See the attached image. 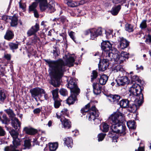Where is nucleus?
Returning <instances> with one entry per match:
<instances>
[{
    "instance_id": "1",
    "label": "nucleus",
    "mask_w": 151,
    "mask_h": 151,
    "mask_svg": "<svg viewBox=\"0 0 151 151\" xmlns=\"http://www.w3.org/2000/svg\"><path fill=\"white\" fill-rule=\"evenodd\" d=\"M49 67V74L51 80L50 83L55 87H59L60 84V79L63 76L65 71V66H73L75 61L74 58L71 56L67 58L66 63L61 59L56 60H45Z\"/></svg>"
},
{
    "instance_id": "2",
    "label": "nucleus",
    "mask_w": 151,
    "mask_h": 151,
    "mask_svg": "<svg viewBox=\"0 0 151 151\" xmlns=\"http://www.w3.org/2000/svg\"><path fill=\"white\" fill-rule=\"evenodd\" d=\"M142 89L141 86L136 83H135L129 88V92L130 93L128 98L130 101L134 102L135 104H133L132 106L129 107V111L132 112L135 111L137 110L136 106L138 105L140 106L143 103V96L141 92Z\"/></svg>"
},
{
    "instance_id": "3",
    "label": "nucleus",
    "mask_w": 151,
    "mask_h": 151,
    "mask_svg": "<svg viewBox=\"0 0 151 151\" xmlns=\"http://www.w3.org/2000/svg\"><path fill=\"white\" fill-rule=\"evenodd\" d=\"M90 106V104L88 103L85 107L81 109V113L84 115L86 112L88 111V114L87 116V117H88V120L89 121L93 120L95 124H100L101 123V120L97 118L99 114L98 111L96 109L95 106H92L89 109Z\"/></svg>"
},
{
    "instance_id": "4",
    "label": "nucleus",
    "mask_w": 151,
    "mask_h": 151,
    "mask_svg": "<svg viewBox=\"0 0 151 151\" xmlns=\"http://www.w3.org/2000/svg\"><path fill=\"white\" fill-rule=\"evenodd\" d=\"M55 3L53 1H51L48 4L47 0H43L40 4V10L42 11L47 10L50 13H52L55 11Z\"/></svg>"
},
{
    "instance_id": "5",
    "label": "nucleus",
    "mask_w": 151,
    "mask_h": 151,
    "mask_svg": "<svg viewBox=\"0 0 151 151\" xmlns=\"http://www.w3.org/2000/svg\"><path fill=\"white\" fill-rule=\"evenodd\" d=\"M112 45L108 41H103L101 43V48L103 50L102 55L103 57L105 58L107 56H112L114 51L111 50Z\"/></svg>"
},
{
    "instance_id": "6",
    "label": "nucleus",
    "mask_w": 151,
    "mask_h": 151,
    "mask_svg": "<svg viewBox=\"0 0 151 151\" xmlns=\"http://www.w3.org/2000/svg\"><path fill=\"white\" fill-rule=\"evenodd\" d=\"M113 60L112 56H107L105 58H104L102 60H100L99 64V71H104L108 68L110 61Z\"/></svg>"
},
{
    "instance_id": "7",
    "label": "nucleus",
    "mask_w": 151,
    "mask_h": 151,
    "mask_svg": "<svg viewBox=\"0 0 151 151\" xmlns=\"http://www.w3.org/2000/svg\"><path fill=\"white\" fill-rule=\"evenodd\" d=\"M119 52L117 50H115L112 58L114 61L117 63L121 64L123 63L125 59L128 58V55L126 52H122L120 55L118 54Z\"/></svg>"
},
{
    "instance_id": "8",
    "label": "nucleus",
    "mask_w": 151,
    "mask_h": 151,
    "mask_svg": "<svg viewBox=\"0 0 151 151\" xmlns=\"http://www.w3.org/2000/svg\"><path fill=\"white\" fill-rule=\"evenodd\" d=\"M77 79L71 78L68 84L67 87L70 89L73 93L78 95L80 92V89L78 88L76 82Z\"/></svg>"
},
{
    "instance_id": "9",
    "label": "nucleus",
    "mask_w": 151,
    "mask_h": 151,
    "mask_svg": "<svg viewBox=\"0 0 151 151\" xmlns=\"http://www.w3.org/2000/svg\"><path fill=\"white\" fill-rule=\"evenodd\" d=\"M111 127V134L116 133H123L126 130V127L122 122L113 124Z\"/></svg>"
},
{
    "instance_id": "10",
    "label": "nucleus",
    "mask_w": 151,
    "mask_h": 151,
    "mask_svg": "<svg viewBox=\"0 0 151 151\" xmlns=\"http://www.w3.org/2000/svg\"><path fill=\"white\" fill-rule=\"evenodd\" d=\"M124 119L122 114L119 112L112 114L109 117L108 120L111 124L122 122Z\"/></svg>"
},
{
    "instance_id": "11",
    "label": "nucleus",
    "mask_w": 151,
    "mask_h": 151,
    "mask_svg": "<svg viewBox=\"0 0 151 151\" xmlns=\"http://www.w3.org/2000/svg\"><path fill=\"white\" fill-rule=\"evenodd\" d=\"M31 97L34 98L36 101H37V97L39 96H42V93L44 92L43 89L39 87H36L30 90Z\"/></svg>"
},
{
    "instance_id": "12",
    "label": "nucleus",
    "mask_w": 151,
    "mask_h": 151,
    "mask_svg": "<svg viewBox=\"0 0 151 151\" xmlns=\"http://www.w3.org/2000/svg\"><path fill=\"white\" fill-rule=\"evenodd\" d=\"M103 30L101 27L92 29L91 39L92 40H95L98 36L101 35Z\"/></svg>"
},
{
    "instance_id": "13",
    "label": "nucleus",
    "mask_w": 151,
    "mask_h": 151,
    "mask_svg": "<svg viewBox=\"0 0 151 151\" xmlns=\"http://www.w3.org/2000/svg\"><path fill=\"white\" fill-rule=\"evenodd\" d=\"M119 45L118 47L121 49H124L127 47L129 44V42L125 39L123 37H119Z\"/></svg>"
},
{
    "instance_id": "14",
    "label": "nucleus",
    "mask_w": 151,
    "mask_h": 151,
    "mask_svg": "<svg viewBox=\"0 0 151 151\" xmlns=\"http://www.w3.org/2000/svg\"><path fill=\"white\" fill-rule=\"evenodd\" d=\"M39 30V24L36 23L35 25L32 26L31 28L28 30L27 33V35L28 36H30L34 35Z\"/></svg>"
},
{
    "instance_id": "15",
    "label": "nucleus",
    "mask_w": 151,
    "mask_h": 151,
    "mask_svg": "<svg viewBox=\"0 0 151 151\" xmlns=\"http://www.w3.org/2000/svg\"><path fill=\"white\" fill-rule=\"evenodd\" d=\"M12 126L16 129L19 130L20 128L21 123L16 117L11 119Z\"/></svg>"
},
{
    "instance_id": "16",
    "label": "nucleus",
    "mask_w": 151,
    "mask_h": 151,
    "mask_svg": "<svg viewBox=\"0 0 151 151\" xmlns=\"http://www.w3.org/2000/svg\"><path fill=\"white\" fill-rule=\"evenodd\" d=\"M60 121L64 128L68 129L71 127V122L69 120L63 117L61 118Z\"/></svg>"
},
{
    "instance_id": "17",
    "label": "nucleus",
    "mask_w": 151,
    "mask_h": 151,
    "mask_svg": "<svg viewBox=\"0 0 151 151\" xmlns=\"http://www.w3.org/2000/svg\"><path fill=\"white\" fill-rule=\"evenodd\" d=\"M120 79H118L117 83L119 86H124V84H128L129 83L128 79L126 76L120 77Z\"/></svg>"
},
{
    "instance_id": "18",
    "label": "nucleus",
    "mask_w": 151,
    "mask_h": 151,
    "mask_svg": "<svg viewBox=\"0 0 151 151\" xmlns=\"http://www.w3.org/2000/svg\"><path fill=\"white\" fill-rule=\"evenodd\" d=\"M24 131L28 134L32 135L36 134L37 132V129L31 127H26L23 129Z\"/></svg>"
},
{
    "instance_id": "19",
    "label": "nucleus",
    "mask_w": 151,
    "mask_h": 151,
    "mask_svg": "<svg viewBox=\"0 0 151 151\" xmlns=\"http://www.w3.org/2000/svg\"><path fill=\"white\" fill-rule=\"evenodd\" d=\"M69 112L66 109H64L61 111V114L56 113V116L57 118L60 119L62 117H65V116H69Z\"/></svg>"
},
{
    "instance_id": "20",
    "label": "nucleus",
    "mask_w": 151,
    "mask_h": 151,
    "mask_svg": "<svg viewBox=\"0 0 151 151\" xmlns=\"http://www.w3.org/2000/svg\"><path fill=\"white\" fill-rule=\"evenodd\" d=\"M121 8V5H120L114 6L110 10V13L113 15L116 16L118 14Z\"/></svg>"
},
{
    "instance_id": "21",
    "label": "nucleus",
    "mask_w": 151,
    "mask_h": 151,
    "mask_svg": "<svg viewBox=\"0 0 151 151\" xmlns=\"http://www.w3.org/2000/svg\"><path fill=\"white\" fill-rule=\"evenodd\" d=\"M108 99L111 102H117L120 99V97L117 95H109L107 96Z\"/></svg>"
},
{
    "instance_id": "22",
    "label": "nucleus",
    "mask_w": 151,
    "mask_h": 151,
    "mask_svg": "<svg viewBox=\"0 0 151 151\" xmlns=\"http://www.w3.org/2000/svg\"><path fill=\"white\" fill-rule=\"evenodd\" d=\"M93 91L94 94L96 95L99 94L101 91V87L99 86L98 83H93Z\"/></svg>"
},
{
    "instance_id": "23",
    "label": "nucleus",
    "mask_w": 151,
    "mask_h": 151,
    "mask_svg": "<svg viewBox=\"0 0 151 151\" xmlns=\"http://www.w3.org/2000/svg\"><path fill=\"white\" fill-rule=\"evenodd\" d=\"M114 70L115 72H116L119 73V76L123 75V73L124 72V69L122 66L119 65H117L114 68Z\"/></svg>"
},
{
    "instance_id": "24",
    "label": "nucleus",
    "mask_w": 151,
    "mask_h": 151,
    "mask_svg": "<svg viewBox=\"0 0 151 151\" xmlns=\"http://www.w3.org/2000/svg\"><path fill=\"white\" fill-rule=\"evenodd\" d=\"M78 95L73 93L67 99V102L69 105L73 104L76 100V96Z\"/></svg>"
},
{
    "instance_id": "25",
    "label": "nucleus",
    "mask_w": 151,
    "mask_h": 151,
    "mask_svg": "<svg viewBox=\"0 0 151 151\" xmlns=\"http://www.w3.org/2000/svg\"><path fill=\"white\" fill-rule=\"evenodd\" d=\"M108 79V76L105 74L101 76L99 79V84L102 85L105 84L107 82Z\"/></svg>"
},
{
    "instance_id": "26",
    "label": "nucleus",
    "mask_w": 151,
    "mask_h": 151,
    "mask_svg": "<svg viewBox=\"0 0 151 151\" xmlns=\"http://www.w3.org/2000/svg\"><path fill=\"white\" fill-rule=\"evenodd\" d=\"M7 97V93L4 89L0 90V103H3Z\"/></svg>"
},
{
    "instance_id": "27",
    "label": "nucleus",
    "mask_w": 151,
    "mask_h": 151,
    "mask_svg": "<svg viewBox=\"0 0 151 151\" xmlns=\"http://www.w3.org/2000/svg\"><path fill=\"white\" fill-rule=\"evenodd\" d=\"M129 100L127 99H123L120 101L119 104L121 107L126 108L129 107Z\"/></svg>"
},
{
    "instance_id": "28",
    "label": "nucleus",
    "mask_w": 151,
    "mask_h": 151,
    "mask_svg": "<svg viewBox=\"0 0 151 151\" xmlns=\"http://www.w3.org/2000/svg\"><path fill=\"white\" fill-rule=\"evenodd\" d=\"M14 37V34L10 30H8L7 31L4 37L5 39L9 40L13 39Z\"/></svg>"
},
{
    "instance_id": "29",
    "label": "nucleus",
    "mask_w": 151,
    "mask_h": 151,
    "mask_svg": "<svg viewBox=\"0 0 151 151\" xmlns=\"http://www.w3.org/2000/svg\"><path fill=\"white\" fill-rule=\"evenodd\" d=\"M65 143L68 147H72L73 145V140L71 138L67 137L65 138Z\"/></svg>"
},
{
    "instance_id": "30",
    "label": "nucleus",
    "mask_w": 151,
    "mask_h": 151,
    "mask_svg": "<svg viewBox=\"0 0 151 151\" xmlns=\"http://www.w3.org/2000/svg\"><path fill=\"white\" fill-rule=\"evenodd\" d=\"M58 144L57 143H52L49 144V149L50 151H55L57 148Z\"/></svg>"
},
{
    "instance_id": "31",
    "label": "nucleus",
    "mask_w": 151,
    "mask_h": 151,
    "mask_svg": "<svg viewBox=\"0 0 151 151\" xmlns=\"http://www.w3.org/2000/svg\"><path fill=\"white\" fill-rule=\"evenodd\" d=\"M127 125L129 129H135L136 128L135 122L134 121H129L127 122Z\"/></svg>"
},
{
    "instance_id": "32",
    "label": "nucleus",
    "mask_w": 151,
    "mask_h": 151,
    "mask_svg": "<svg viewBox=\"0 0 151 151\" xmlns=\"http://www.w3.org/2000/svg\"><path fill=\"white\" fill-rule=\"evenodd\" d=\"M58 89L56 88L51 91V92L52 93L53 99L59 98L58 94Z\"/></svg>"
},
{
    "instance_id": "33",
    "label": "nucleus",
    "mask_w": 151,
    "mask_h": 151,
    "mask_svg": "<svg viewBox=\"0 0 151 151\" xmlns=\"http://www.w3.org/2000/svg\"><path fill=\"white\" fill-rule=\"evenodd\" d=\"M38 2H34L29 6V12H34L37 10L36 8L38 5Z\"/></svg>"
},
{
    "instance_id": "34",
    "label": "nucleus",
    "mask_w": 151,
    "mask_h": 151,
    "mask_svg": "<svg viewBox=\"0 0 151 151\" xmlns=\"http://www.w3.org/2000/svg\"><path fill=\"white\" fill-rule=\"evenodd\" d=\"M4 111L7 113L9 117L11 118H14L15 116L12 110L11 109H8L4 110Z\"/></svg>"
},
{
    "instance_id": "35",
    "label": "nucleus",
    "mask_w": 151,
    "mask_h": 151,
    "mask_svg": "<svg viewBox=\"0 0 151 151\" xmlns=\"http://www.w3.org/2000/svg\"><path fill=\"white\" fill-rule=\"evenodd\" d=\"M19 43L16 42V43L13 42L9 43V45L11 49L14 50L18 48Z\"/></svg>"
},
{
    "instance_id": "36",
    "label": "nucleus",
    "mask_w": 151,
    "mask_h": 151,
    "mask_svg": "<svg viewBox=\"0 0 151 151\" xmlns=\"http://www.w3.org/2000/svg\"><path fill=\"white\" fill-rule=\"evenodd\" d=\"M24 149H29L31 146V140L29 139H25L24 141Z\"/></svg>"
},
{
    "instance_id": "37",
    "label": "nucleus",
    "mask_w": 151,
    "mask_h": 151,
    "mask_svg": "<svg viewBox=\"0 0 151 151\" xmlns=\"http://www.w3.org/2000/svg\"><path fill=\"white\" fill-rule=\"evenodd\" d=\"M18 19L15 17L14 16L11 18V25L12 27L16 26L17 24Z\"/></svg>"
},
{
    "instance_id": "38",
    "label": "nucleus",
    "mask_w": 151,
    "mask_h": 151,
    "mask_svg": "<svg viewBox=\"0 0 151 151\" xmlns=\"http://www.w3.org/2000/svg\"><path fill=\"white\" fill-rule=\"evenodd\" d=\"M125 30L129 32H131L133 31V27L132 25L129 24H125Z\"/></svg>"
},
{
    "instance_id": "39",
    "label": "nucleus",
    "mask_w": 151,
    "mask_h": 151,
    "mask_svg": "<svg viewBox=\"0 0 151 151\" xmlns=\"http://www.w3.org/2000/svg\"><path fill=\"white\" fill-rule=\"evenodd\" d=\"M3 119H1V122L3 124H8L9 120L6 114H3L2 116Z\"/></svg>"
},
{
    "instance_id": "40",
    "label": "nucleus",
    "mask_w": 151,
    "mask_h": 151,
    "mask_svg": "<svg viewBox=\"0 0 151 151\" xmlns=\"http://www.w3.org/2000/svg\"><path fill=\"white\" fill-rule=\"evenodd\" d=\"M131 78L132 81L133 82V84L134 83L133 82L139 83L141 82V80L139 78V77L136 75H134L133 76H131Z\"/></svg>"
},
{
    "instance_id": "41",
    "label": "nucleus",
    "mask_w": 151,
    "mask_h": 151,
    "mask_svg": "<svg viewBox=\"0 0 151 151\" xmlns=\"http://www.w3.org/2000/svg\"><path fill=\"white\" fill-rule=\"evenodd\" d=\"M54 100L55 101L54 103L55 107L56 108H58L60 104V102L61 100L59 98L54 99Z\"/></svg>"
},
{
    "instance_id": "42",
    "label": "nucleus",
    "mask_w": 151,
    "mask_h": 151,
    "mask_svg": "<svg viewBox=\"0 0 151 151\" xmlns=\"http://www.w3.org/2000/svg\"><path fill=\"white\" fill-rule=\"evenodd\" d=\"M68 6L71 7H74L78 6L77 2L75 1H68L67 2Z\"/></svg>"
},
{
    "instance_id": "43",
    "label": "nucleus",
    "mask_w": 151,
    "mask_h": 151,
    "mask_svg": "<svg viewBox=\"0 0 151 151\" xmlns=\"http://www.w3.org/2000/svg\"><path fill=\"white\" fill-rule=\"evenodd\" d=\"M103 129L102 130L103 132H108L109 129V126L106 123H104L102 124Z\"/></svg>"
},
{
    "instance_id": "44",
    "label": "nucleus",
    "mask_w": 151,
    "mask_h": 151,
    "mask_svg": "<svg viewBox=\"0 0 151 151\" xmlns=\"http://www.w3.org/2000/svg\"><path fill=\"white\" fill-rule=\"evenodd\" d=\"M98 76L97 72L95 70L93 71L92 74L91 75V81H93Z\"/></svg>"
},
{
    "instance_id": "45",
    "label": "nucleus",
    "mask_w": 151,
    "mask_h": 151,
    "mask_svg": "<svg viewBox=\"0 0 151 151\" xmlns=\"http://www.w3.org/2000/svg\"><path fill=\"white\" fill-rule=\"evenodd\" d=\"M146 22L147 21L146 20H143L140 24V27L142 29H144L147 27V25Z\"/></svg>"
},
{
    "instance_id": "46",
    "label": "nucleus",
    "mask_w": 151,
    "mask_h": 151,
    "mask_svg": "<svg viewBox=\"0 0 151 151\" xmlns=\"http://www.w3.org/2000/svg\"><path fill=\"white\" fill-rule=\"evenodd\" d=\"M59 92L61 95L64 96H66L68 94L67 91L65 89H61L60 90Z\"/></svg>"
},
{
    "instance_id": "47",
    "label": "nucleus",
    "mask_w": 151,
    "mask_h": 151,
    "mask_svg": "<svg viewBox=\"0 0 151 151\" xmlns=\"http://www.w3.org/2000/svg\"><path fill=\"white\" fill-rule=\"evenodd\" d=\"M106 134L103 133H100L98 136V140L99 141H102L105 137Z\"/></svg>"
},
{
    "instance_id": "48",
    "label": "nucleus",
    "mask_w": 151,
    "mask_h": 151,
    "mask_svg": "<svg viewBox=\"0 0 151 151\" xmlns=\"http://www.w3.org/2000/svg\"><path fill=\"white\" fill-rule=\"evenodd\" d=\"M22 0H21L19 2V7L23 10H24L26 7V5L25 3H22Z\"/></svg>"
},
{
    "instance_id": "49",
    "label": "nucleus",
    "mask_w": 151,
    "mask_h": 151,
    "mask_svg": "<svg viewBox=\"0 0 151 151\" xmlns=\"http://www.w3.org/2000/svg\"><path fill=\"white\" fill-rule=\"evenodd\" d=\"M75 32H73L71 31L69 33V35L70 36V37L75 42V38L74 37V35Z\"/></svg>"
},
{
    "instance_id": "50",
    "label": "nucleus",
    "mask_w": 151,
    "mask_h": 151,
    "mask_svg": "<svg viewBox=\"0 0 151 151\" xmlns=\"http://www.w3.org/2000/svg\"><path fill=\"white\" fill-rule=\"evenodd\" d=\"M60 22L63 23H64L68 22V20L64 16H62L60 18Z\"/></svg>"
},
{
    "instance_id": "51",
    "label": "nucleus",
    "mask_w": 151,
    "mask_h": 151,
    "mask_svg": "<svg viewBox=\"0 0 151 151\" xmlns=\"http://www.w3.org/2000/svg\"><path fill=\"white\" fill-rule=\"evenodd\" d=\"M6 134V132L4 129L0 126V136H4Z\"/></svg>"
},
{
    "instance_id": "52",
    "label": "nucleus",
    "mask_w": 151,
    "mask_h": 151,
    "mask_svg": "<svg viewBox=\"0 0 151 151\" xmlns=\"http://www.w3.org/2000/svg\"><path fill=\"white\" fill-rule=\"evenodd\" d=\"M43 91H44V92H43V93H42V94H44V97L45 99V100H47L49 98L48 95L46 93L44 89H43Z\"/></svg>"
},
{
    "instance_id": "53",
    "label": "nucleus",
    "mask_w": 151,
    "mask_h": 151,
    "mask_svg": "<svg viewBox=\"0 0 151 151\" xmlns=\"http://www.w3.org/2000/svg\"><path fill=\"white\" fill-rule=\"evenodd\" d=\"M42 108H41V109H40L39 108H37L33 110V112L34 113V114H38L39 113L41 110V109H42Z\"/></svg>"
},
{
    "instance_id": "54",
    "label": "nucleus",
    "mask_w": 151,
    "mask_h": 151,
    "mask_svg": "<svg viewBox=\"0 0 151 151\" xmlns=\"http://www.w3.org/2000/svg\"><path fill=\"white\" fill-rule=\"evenodd\" d=\"M60 35L62 37L63 41H64L66 40V34L65 33H63L60 34Z\"/></svg>"
},
{
    "instance_id": "55",
    "label": "nucleus",
    "mask_w": 151,
    "mask_h": 151,
    "mask_svg": "<svg viewBox=\"0 0 151 151\" xmlns=\"http://www.w3.org/2000/svg\"><path fill=\"white\" fill-rule=\"evenodd\" d=\"M78 4V6L79 5H82L83 4L85 3V1L84 0H81L80 1H78L76 2Z\"/></svg>"
},
{
    "instance_id": "56",
    "label": "nucleus",
    "mask_w": 151,
    "mask_h": 151,
    "mask_svg": "<svg viewBox=\"0 0 151 151\" xmlns=\"http://www.w3.org/2000/svg\"><path fill=\"white\" fill-rule=\"evenodd\" d=\"M4 57L7 60H9L11 59V55L9 54H6L4 55Z\"/></svg>"
},
{
    "instance_id": "57",
    "label": "nucleus",
    "mask_w": 151,
    "mask_h": 151,
    "mask_svg": "<svg viewBox=\"0 0 151 151\" xmlns=\"http://www.w3.org/2000/svg\"><path fill=\"white\" fill-rule=\"evenodd\" d=\"M91 29L86 30L84 32V34L85 35H88L90 33H91Z\"/></svg>"
},
{
    "instance_id": "58",
    "label": "nucleus",
    "mask_w": 151,
    "mask_h": 151,
    "mask_svg": "<svg viewBox=\"0 0 151 151\" xmlns=\"http://www.w3.org/2000/svg\"><path fill=\"white\" fill-rule=\"evenodd\" d=\"M33 13L34 14V15L35 17L36 18H38L39 17V15L37 10L33 12Z\"/></svg>"
},
{
    "instance_id": "59",
    "label": "nucleus",
    "mask_w": 151,
    "mask_h": 151,
    "mask_svg": "<svg viewBox=\"0 0 151 151\" xmlns=\"http://www.w3.org/2000/svg\"><path fill=\"white\" fill-rule=\"evenodd\" d=\"M53 53L55 57H57L58 55V53L57 52L56 50H53Z\"/></svg>"
},
{
    "instance_id": "60",
    "label": "nucleus",
    "mask_w": 151,
    "mask_h": 151,
    "mask_svg": "<svg viewBox=\"0 0 151 151\" xmlns=\"http://www.w3.org/2000/svg\"><path fill=\"white\" fill-rule=\"evenodd\" d=\"M137 70H143V68L142 66H140V67H139L138 65H136Z\"/></svg>"
},
{
    "instance_id": "61",
    "label": "nucleus",
    "mask_w": 151,
    "mask_h": 151,
    "mask_svg": "<svg viewBox=\"0 0 151 151\" xmlns=\"http://www.w3.org/2000/svg\"><path fill=\"white\" fill-rule=\"evenodd\" d=\"M135 151H144V149L143 147H139L138 150H135Z\"/></svg>"
},
{
    "instance_id": "62",
    "label": "nucleus",
    "mask_w": 151,
    "mask_h": 151,
    "mask_svg": "<svg viewBox=\"0 0 151 151\" xmlns=\"http://www.w3.org/2000/svg\"><path fill=\"white\" fill-rule=\"evenodd\" d=\"M94 56H98V58L99 59H100V55H99V52H96V53H95V54L94 55Z\"/></svg>"
},
{
    "instance_id": "63",
    "label": "nucleus",
    "mask_w": 151,
    "mask_h": 151,
    "mask_svg": "<svg viewBox=\"0 0 151 151\" xmlns=\"http://www.w3.org/2000/svg\"><path fill=\"white\" fill-rule=\"evenodd\" d=\"M52 124V122L51 121H50L48 123V125L49 127H50L51 126Z\"/></svg>"
},
{
    "instance_id": "64",
    "label": "nucleus",
    "mask_w": 151,
    "mask_h": 151,
    "mask_svg": "<svg viewBox=\"0 0 151 151\" xmlns=\"http://www.w3.org/2000/svg\"><path fill=\"white\" fill-rule=\"evenodd\" d=\"M44 151H50L48 147H46L44 149Z\"/></svg>"
}]
</instances>
